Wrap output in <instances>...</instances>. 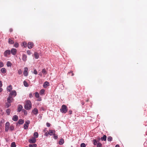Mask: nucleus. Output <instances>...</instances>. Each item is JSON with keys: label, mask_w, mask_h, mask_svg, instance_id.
<instances>
[{"label": "nucleus", "mask_w": 147, "mask_h": 147, "mask_svg": "<svg viewBox=\"0 0 147 147\" xmlns=\"http://www.w3.org/2000/svg\"><path fill=\"white\" fill-rule=\"evenodd\" d=\"M45 92V90L44 89H42L40 90V94H44V92Z\"/></svg>", "instance_id": "nucleus-34"}, {"label": "nucleus", "mask_w": 147, "mask_h": 147, "mask_svg": "<svg viewBox=\"0 0 147 147\" xmlns=\"http://www.w3.org/2000/svg\"><path fill=\"white\" fill-rule=\"evenodd\" d=\"M107 140L109 141H111L112 140V138L111 136H108L107 138Z\"/></svg>", "instance_id": "nucleus-32"}, {"label": "nucleus", "mask_w": 147, "mask_h": 147, "mask_svg": "<svg viewBox=\"0 0 147 147\" xmlns=\"http://www.w3.org/2000/svg\"><path fill=\"white\" fill-rule=\"evenodd\" d=\"M55 133V131L54 130H50L48 133L50 135H54Z\"/></svg>", "instance_id": "nucleus-14"}, {"label": "nucleus", "mask_w": 147, "mask_h": 147, "mask_svg": "<svg viewBox=\"0 0 147 147\" xmlns=\"http://www.w3.org/2000/svg\"><path fill=\"white\" fill-rule=\"evenodd\" d=\"M29 95H30V96H31V95H32V94H31V95H30V94H29Z\"/></svg>", "instance_id": "nucleus-61"}, {"label": "nucleus", "mask_w": 147, "mask_h": 147, "mask_svg": "<svg viewBox=\"0 0 147 147\" xmlns=\"http://www.w3.org/2000/svg\"><path fill=\"white\" fill-rule=\"evenodd\" d=\"M27 57L26 55L25 54H23L22 55V59L24 61H26L27 60Z\"/></svg>", "instance_id": "nucleus-11"}, {"label": "nucleus", "mask_w": 147, "mask_h": 147, "mask_svg": "<svg viewBox=\"0 0 147 147\" xmlns=\"http://www.w3.org/2000/svg\"><path fill=\"white\" fill-rule=\"evenodd\" d=\"M9 31L10 32H12L13 31V30L12 29L10 28V29H9Z\"/></svg>", "instance_id": "nucleus-51"}, {"label": "nucleus", "mask_w": 147, "mask_h": 147, "mask_svg": "<svg viewBox=\"0 0 147 147\" xmlns=\"http://www.w3.org/2000/svg\"><path fill=\"white\" fill-rule=\"evenodd\" d=\"M30 123V121L28 120L25 122V123L24 125V129H26L28 128V125Z\"/></svg>", "instance_id": "nucleus-5"}, {"label": "nucleus", "mask_w": 147, "mask_h": 147, "mask_svg": "<svg viewBox=\"0 0 147 147\" xmlns=\"http://www.w3.org/2000/svg\"><path fill=\"white\" fill-rule=\"evenodd\" d=\"M34 46V44L32 42H29L28 43L27 46L28 48L31 49Z\"/></svg>", "instance_id": "nucleus-8"}, {"label": "nucleus", "mask_w": 147, "mask_h": 147, "mask_svg": "<svg viewBox=\"0 0 147 147\" xmlns=\"http://www.w3.org/2000/svg\"><path fill=\"white\" fill-rule=\"evenodd\" d=\"M34 73L35 74H37V72L36 69H34Z\"/></svg>", "instance_id": "nucleus-46"}, {"label": "nucleus", "mask_w": 147, "mask_h": 147, "mask_svg": "<svg viewBox=\"0 0 147 147\" xmlns=\"http://www.w3.org/2000/svg\"><path fill=\"white\" fill-rule=\"evenodd\" d=\"M38 109L36 108H35L32 111V113L36 115L38 114Z\"/></svg>", "instance_id": "nucleus-12"}, {"label": "nucleus", "mask_w": 147, "mask_h": 147, "mask_svg": "<svg viewBox=\"0 0 147 147\" xmlns=\"http://www.w3.org/2000/svg\"><path fill=\"white\" fill-rule=\"evenodd\" d=\"M6 112L7 113L8 115H9L10 112V110L9 109H7L6 110Z\"/></svg>", "instance_id": "nucleus-36"}, {"label": "nucleus", "mask_w": 147, "mask_h": 147, "mask_svg": "<svg viewBox=\"0 0 147 147\" xmlns=\"http://www.w3.org/2000/svg\"><path fill=\"white\" fill-rule=\"evenodd\" d=\"M18 74L19 75L21 74L22 73V72L21 70L20 69H19L18 71Z\"/></svg>", "instance_id": "nucleus-43"}, {"label": "nucleus", "mask_w": 147, "mask_h": 147, "mask_svg": "<svg viewBox=\"0 0 147 147\" xmlns=\"http://www.w3.org/2000/svg\"><path fill=\"white\" fill-rule=\"evenodd\" d=\"M60 111L62 113H66L67 111V107L65 105H62L60 109Z\"/></svg>", "instance_id": "nucleus-2"}, {"label": "nucleus", "mask_w": 147, "mask_h": 147, "mask_svg": "<svg viewBox=\"0 0 147 147\" xmlns=\"http://www.w3.org/2000/svg\"><path fill=\"white\" fill-rule=\"evenodd\" d=\"M10 51L12 55H15L16 53L17 50L13 48L11 49Z\"/></svg>", "instance_id": "nucleus-10"}, {"label": "nucleus", "mask_w": 147, "mask_h": 147, "mask_svg": "<svg viewBox=\"0 0 147 147\" xmlns=\"http://www.w3.org/2000/svg\"><path fill=\"white\" fill-rule=\"evenodd\" d=\"M32 105L31 102H27L24 106V108L26 110H30L31 108Z\"/></svg>", "instance_id": "nucleus-3"}, {"label": "nucleus", "mask_w": 147, "mask_h": 147, "mask_svg": "<svg viewBox=\"0 0 147 147\" xmlns=\"http://www.w3.org/2000/svg\"><path fill=\"white\" fill-rule=\"evenodd\" d=\"M11 53L10 51L9 50H6L4 53V55L5 57H7L8 55H9Z\"/></svg>", "instance_id": "nucleus-7"}, {"label": "nucleus", "mask_w": 147, "mask_h": 147, "mask_svg": "<svg viewBox=\"0 0 147 147\" xmlns=\"http://www.w3.org/2000/svg\"><path fill=\"white\" fill-rule=\"evenodd\" d=\"M36 141V139L35 138L32 137V138H30L28 140L29 142L30 143H34Z\"/></svg>", "instance_id": "nucleus-6"}, {"label": "nucleus", "mask_w": 147, "mask_h": 147, "mask_svg": "<svg viewBox=\"0 0 147 147\" xmlns=\"http://www.w3.org/2000/svg\"><path fill=\"white\" fill-rule=\"evenodd\" d=\"M2 86V84L1 81H0V87H1Z\"/></svg>", "instance_id": "nucleus-49"}, {"label": "nucleus", "mask_w": 147, "mask_h": 147, "mask_svg": "<svg viewBox=\"0 0 147 147\" xmlns=\"http://www.w3.org/2000/svg\"><path fill=\"white\" fill-rule=\"evenodd\" d=\"M42 73L45 76L47 74V71L46 69H42Z\"/></svg>", "instance_id": "nucleus-23"}, {"label": "nucleus", "mask_w": 147, "mask_h": 147, "mask_svg": "<svg viewBox=\"0 0 147 147\" xmlns=\"http://www.w3.org/2000/svg\"><path fill=\"white\" fill-rule=\"evenodd\" d=\"M47 126L48 127H49L50 126L51 124L50 123H47Z\"/></svg>", "instance_id": "nucleus-48"}, {"label": "nucleus", "mask_w": 147, "mask_h": 147, "mask_svg": "<svg viewBox=\"0 0 147 147\" xmlns=\"http://www.w3.org/2000/svg\"><path fill=\"white\" fill-rule=\"evenodd\" d=\"M54 135V138L55 139H57L58 138V136L57 135H55V134Z\"/></svg>", "instance_id": "nucleus-45"}, {"label": "nucleus", "mask_w": 147, "mask_h": 147, "mask_svg": "<svg viewBox=\"0 0 147 147\" xmlns=\"http://www.w3.org/2000/svg\"><path fill=\"white\" fill-rule=\"evenodd\" d=\"M11 147H16V144L14 142H13L11 143Z\"/></svg>", "instance_id": "nucleus-30"}, {"label": "nucleus", "mask_w": 147, "mask_h": 147, "mask_svg": "<svg viewBox=\"0 0 147 147\" xmlns=\"http://www.w3.org/2000/svg\"><path fill=\"white\" fill-rule=\"evenodd\" d=\"M84 103L83 102L82 103V105H84Z\"/></svg>", "instance_id": "nucleus-57"}, {"label": "nucleus", "mask_w": 147, "mask_h": 147, "mask_svg": "<svg viewBox=\"0 0 147 147\" xmlns=\"http://www.w3.org/2000/svg\"><path fill=\"white\" fill-rule=\"evenodd\" d=\"M18 119V116L16 115H15L13 116L12 119L14 121H16Z\"/></svg>", "instance_id": "nucleus-15"}, {"label": "nucleus", "mask_w": 147, "mask_h": 147, "mask_svg": "<svg viewBox=\"0 0 147 147\" xmlns=\"http://www.w3.org/2000/svg\"><path fill=\"white\" fill-rule=\"evenodd\" d=\"M8 42L9 44H12L14 43V42L13 40H12L11 38H9L8 39Z\"/></svg>", "instance_id": "nucleus-20"}, {"label": "nucleus", "mask_w": 147, "mask_h": 147, "mask_svg": "<svg viewBox=\"0 0 147 147\" xmlns=\"http://www.w3.org/2000/svg\"><path fill=\"white\" fill-rule=\"evenodd\" d=\"M70 73H71V76H74V74L73 73V71H70V72H69L68 74H70Z\"/></svg>", "instance_id": "nucleus-44"}, {"label": "nucleus", "mask_w": 147, "mask_h": 147, "mask_svg": "<svg viewBox=\"0 0 147 147\" xmlns=\"http://www.w3.org/2000/svg\"><path fill=\"white\" fill-rule=\"evenodd\" d=\"M14 46L15 47L17 48L19 46V44L17 42L15 43L14 44Z\"/></svg>", "instance_id": "nucleus-41"}, {"label": "nucleus", "mask_w": 147, "mask_h": 147, "mask_svg": "<svg viewBox=\"0 0 147 147\" xmlns=\"http://www.w3.org/2000/svg\"><path fill=\"white\" fill-rule=\"evenodd\" d=\"M64 143V140L63 139H61L59 141V144L60 145H62Z\"/></svg>", "instance_id": "nucleus-19"}, {"label": "nucleus", "mask_w": 147, "mask_h": 147, "mask_svg": "<svg viewBox=\"0 0 147 147\" xmlns=\"http://www.w3.org/2000/svg\"><path fill=\"white\" fill-rule=\"evenodd\" d=\"M1 71L3 73H5L6 72V69L4 68H3L1 69Z\"/></svg>", "instance_id": "nucleus-25"}, {"label": "nucleus", "mask_w": 147, "mask_h": 147, "mask_svg": "<svg viewBox=\"0 0 147 147\" xmlns=\"http://www.w3.org/2000/svg\"><path fill=\"white\" fill-rule=\"evenodd\" d=\"M107 136L106 135H104L103 137L101 138V140L102 141H105L106 140Z\"/></svg>", "instance_id": "nucleus-24"}, {"label": "nucleus", "mask_w": 147, "mask_h": 147, "mask_svg": "<svg viewBox=\"0 0 147 147\" xmlns=\"http://www.w3.org/2000/svg\"><path fill=\"white\" fill-rule=\"evenodd\" d=\"M10 123L8 122H7L5 124V131H6L7 132L8 131L9 128L10 127Z\"/></svg>", "instance_id": "nucleus-4"}, {"label": "nucleus", "mask_w": 147, "mask_h": 147, "mask_svg": "<svg viewBox=\"0 0 147 147\" xmlns=\"http://www.w3.org/2000/svg\"><path fill=\"white\" fill-rule=\"evenodd\" d=\"M3 63L2 62L0 61V68L3 67Z\"/></svg>", "instance_id": "nucleus-38"}, {"label": "nucleus", "mask_w": 147, "mask_h": 147, "mask_svg": "<svg viewBox=\"0 0 147 147\" xmlns=\"http://www.w3.org/2000/svg\"><path fill=\"white\" fill-rule=\"evenodd\" d=\"M28 69L27 67H25L24 68V70L23 72V74L25 76H27L28 75Z\"/></svg>", "instance_id": "nucleus-9"}, {"label": "nucleus", "mask_w": 147, "mask_h": 147, "mask_svg": "<svg viewBox=\"0 0 147 147\" xmlns=\"http://www.w3.org/2000/svg\"><path fill=\"white\" fill-rule=\"evenodd\" d=\"M93 144L94 145H96L97 144V142L96 140H93Z\"/></svg>", "instance_id": "nucleus-39"}, {"label": "nucleus", "mask_w": 147, "mask_h": 147, "mask_svg": "<svg viewBox=\"0 0 147 147\" xmlns=\"http://www.w3.org/2000/svg\"><path fill=\"white\" fill-rule=\"evenodd\" d=\"M45 135L46 136H47V133H45Z\"/></svg>", "instance_id": "nucleus-55"}, {"label": "nucleus", "mask_w": 147, "mask_h": 147, "mask_svg": "<svg viewBox=\"0 0 147 147\" xmlns=\"http://www.w3.org/2000/svg\"><path fill=\"white\" fill-rule=\"evenodd\" d=\"M29 95H30V96H31V95H32V94H31V95H30V94H29Z\"/></svg>", "instance_id": "nucleus-60"}, {"label": "nucleus", "mask_w": 147, "mask_h": 147, "mask_svg": "<svg viewBox=\"0 0 147 147\" xmlns=\"http://www.w3.org/2000/svg\"><path fill=\"white\" fill-rule=\"evenodd\" d=\"M39 75H40V76H42V74H41L40 73L39 74Z\"/></svg>", "instance_id": "nucleus-54"}, {"label": "nucleus", "mask_w": 147, "mask_h": 147, "mask_svg": "<svg viewBox=\"0 0 147 147\" xmlns=\"http://www.w3.org/2000/svg\"><path fill=\"white\" fill-rule=\"evenodd\" d=\"M23 108L22 106L20 105H18V107L17 109V111L18 112H20L22 111V109Z\"/></svg>", "instance_id": "nucleus-16"}, {"label": "nucleus", "mask_w": 147, "mask_h": 147, "mask_svg": "<svg viewBox=\"0 0 147 147\" xmlns=\"http://www.w3.org/2000/svg\"><path fill=\"white\" fill-rule=\"evenodd\" d=\"M29 95H30V96H31V95H32V94H31V95H30V94H29Z\"/></svg>", "instance_id": "nucleus-59"}, {"label": "nucleus", "mask_w": 147, "mask_h": 147, "mask_svg": "<svg viewBox=\"0 0 147 147\" xmlns=\"http://www.w3.org/2000/svg\"><path fill=\"white\" fill-rule=\"evenodd\" d=\"M69 114H72V111L71 110H69Z\"/></svg>", "instance_id": "nucleus-50"}, {"label": "nucleus", "mask_w": 147, "mask_h": 147, "mask_svg": "<svg viewBox=\"0 0 147 147\" xmlns=\"http://www.w3.org/2000/svg\"><path fill=\"white\" fill-rule=\"evenodd\" d=\"M41 100V99H39V101H40Z\"/></svg>", "instance_id": "nucleus-58"}, {"label": "nucleus", "mask_w": 147, "mask_h": 147, "mask_svg": "<svg viewBox=\"0 0 147 147\" xmlns=\"http://www.w3.org/2000/svg\"><path fill=\"white\" fill-rule=\"evenodd\" d=\"M11 105L10 102H7L6 103V107L8 108Z\"/></svg>", "instance_id": "nucleus-28"}, {"label": "nucleus", "mask_w": 147, "mask_h": 147, "mask_svg": "<svg viewBox=\"0 0 147 147\" xmlns=\"http://www.w3.org/2000/svg\"><path fill=\"white\" fill-rule=\"evenodd\" d=\"M34 55L35 59H37L39 58V55L38 53L37 52H34Z\"/></svg>", "instance_id": "nucleus-18"}, {"label": "nucleus", "mask_w": 147, "mask_h": 147, "mask_svg": "<svg viewBox=\"0 0 147 147\" xmlns=\"http://www.w3.org/2000/svg\"><path fill=\"white\" fill-rule=\"evenodd\" d=\"M102 144L100 142H98V143L97 145V147H102Z\"/></svg>", "instance_id": "nucleus-37"}, {"label": "nucleus", "mask_w": 147, "mask_h": 147, "mask_svg": "<svg viewBox=\"0 0 147 147\" xmlns=\"http://www.w3.org/2000/svg\"><path fill=\"white\" fill-rule=\"evenodd\" d=\"M22 111L24 113V114L25 115H26L27 114V111L25 110L24 109H22Z\"/></svg>", "instance_id": "nucleus-31"}, {"label": "nucleus", "mask_w": 147, "mask_h": 147, "mask_svg": "<svg viewBox=\"0 0 147 147\" xmlns=\"http://www.w3.org/2000/svg\"><path fill=\"white\" fill-rule=\"evenodd\" d=\"M27 54L29 55H30L31 54L30 51L29 50L27 51Z\"/></svg>", "instance_id": "nucleus-47"}, {"label": "nucleus", "mask_w": 147, "mask_h": 147, "mask_svg": "<svg viewBox=\"0 0 147 147\" xmlns=\"http://www.w3.org/2000/svg\"><path fill=\"white\" fill-rule=\"evenodd\" d=\"M35 97L37 98H38L39 97V95L38 93L37 92H36L35 93Z\"/></svg>", "instance_id": "nucleus-29"}, {"label": "nucleus", "mask_w": 147, "mask_h": 147, "mask_svg": "<svg viewBox=\"0 0 147 147\" xmlns=\"http://www.w3.org/2000/svg\"><path fill=\"white\" fill-rule=\"evenodd\" d=\"M17 93L16 91L15 90L12 91L10 93L9 96L7 99V101H11L13 100V98L12 96H16Z\"/></svg>", "instance_id": "nucleus-1"}, {"label": "nucleus", "mask_w": 147, "mask_h": 147, "mask_svg": "<svg viewBox=\"0 0 147 147\" xmlns=\"http://www.w3.org/2000/svg\"><path fill=\"white\" fill-rule=\"evenodd\" d=\"M49 85V83L47 82H45L43 84V86L45 88H46Z\"/></svg>", "instance_id": "nucleus-13"}, {"label": "nucleus", "mask_w": 147, "mask_h": 147, "mask_svg": "<svg viewBox=\"0 0 147 147\" xmlns=\"http://www.w3.org/2000/svg\"><path fill=\"white\" fill-rule=\"evenodd\" d=\"M24 120L22 119H20L18 121V123L19 124H22L24 123Z\"/></svg>", "instance_id": "nucleus-21"}, {"label": "nucleus", "mask_w": 147, "mask_h": 147, "mask_svg": "<svg viewBox=\"0 0 147 147\" xmlns=\"http://www.w3.org/2000/svg\"><path fill=\"white\" fill-rule=\"evenodd\" d=\"M14 127L12 125H11L10 126V127H9V129L10 130H11V131L13 130L14 129Z\"/></svg>", "instance_id": "nucleus-35"}, {"label": "nucleus", "mask_w": 147, "mask_h": 147, "mask_svg": "<svg viewBox=\"0 0 147 147\" xmlns=\"http://www.w3.org/2000/svg\"><path fill=\"white\" fill-rule=\"evenodd\" d=\"M115 147H120V146L119 145H116Z\"/></svg>", "instance_id": "nucleus-53"}, {"label": "nucleus", "mask_w": 147, "mask_h": 147, "mask_svg": "<svg viewBox=\"0 0 147 147\" xmlns=\"http://www.w3.org/2000/svg\"><path fill=\"white\" fill-rule=\"evenodd\" d=\"M7 90L8 91L10 92L12 90V88L11 85H10L7 87Z\"/></svg>", "instance_id": "nucleus-17"}, {"label": "nucleus", "mask_w": 147, "mask_h": 147, "mask_svg": "<svg viewBox=\"0 0 147 147\" xmlns=\"http://www.w3.org/2000/svg\"><path fill=\"white\" fill-rule=\"evenodd\" d=\"M23 45L25 47L27 46V43L26 42H24L23 43Z\"/></svg>", "instance_id": "nucleus-40"}, {"label": "nucleus", "mask_w": 147, "mask_h": 147, "mask_svg": "<svg viewBox=\"0 0 147 147\" xmlns=\"http://www.w3.org/2000/svg\"><path fill=\"white\" fill-rule=\"evenodd\" d=\"M98 140H100V137H98Z\"/></svg>", "instance_id": "nucleus-56"}, {"label": "nucleus", "mask_w": 147, "mask_h": 147, "mask_svg": "<svg viewBox=\"0 0 147 147\" xmlns=\"http://www.w3.org/2000/svg\"><path fill=\"white\" fill-rule=\"evenodd\" d=\"M28 146L29 147H36L37 145L36 144H30Z\"/></svg>", "instance_id": "nucleus-27"}, {"label": "nucleus", "mask_w": 147, "mask_h": 147, "mask_svg": "<svg viewBox=\"0 0 147 147\" xmlns=\"http://www.w3.org/2000/svg\"><path fill=\"white\" fill-rule=\"evenodd\" d=\"M3 90V89L2 88L0 87V93Z\"/></svg>", "instance_id": "nucleus-52"}, {"label": "nucleus", "mask_w": 147, "mask_h": 147, "mask_svg": "<svg viewBox=\"0 0 147 147\" xmlns=\"http://www.w3.org/2000/svg\"><path fill=\"white\" fill-rule=\"evenodd\" d=\"M38 136V134L37 132H35L34 134V137L35 138H37Z\"/></svg>", "instance_id": "nucleus-22"}, {"label": "nucleus", "mask_w": 147, "mask_h": 147, "mask_svg": "<svg viewBox=\"0 0 147 147\" xmlns=\"http://www.w3.org/2000/svg\"><path fill=\"white\" fill-rule=\"evenodd\" d=\"M81 147H85L86 146L85 144L84 143H82L81 144Z\"/></svg>", "instance_id": "nucleus-42"}, {"label": "nucleus", "mask_w": 147, "mask_h": 147, "mask_svg": "<svg viewBox=\"0 0 147 147\" xmlns=\"http://www.w3.org/2000/svg\"><path fill=\"white\" fill-rule=\"evenodd\" d=\"M7 67H10L11 65V64L10 61H8L7 63Z\"/></svg>", "instance_id": "nucleus-33"}, {"label": "nucleus", "mask_w": 147, "mask_h": 147, "mask_svg": "<svg viewBox=\"0 0 147 147\" xmlns=\"http://www.w3.org/2000/svg\"><path fill=\"white\" fill-rule=\"evenodd\" d=\"M24 85L25 87H27L29 86V85L26 81H24L23 82Z\"/></svg>", "instance_id": "nucleus-26"}]
</instances>
